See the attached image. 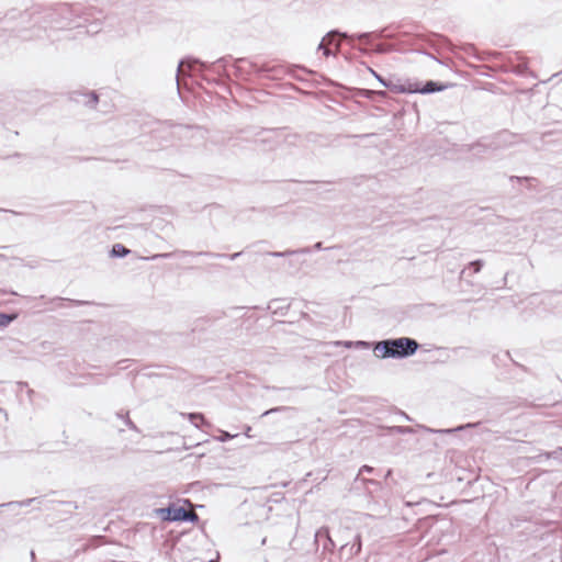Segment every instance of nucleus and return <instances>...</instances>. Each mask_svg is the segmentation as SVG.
I'll return each instance as SVG.
<instances>
[{"instance_id":"f257e3e1","label":"nucleus","mask_w":562,"mask_h":562,"mask_svg":"<svg viewBox=\"0 0 562 562\" xmlns=\"http://www.w3.org/2000/svg\"><path fill=\"white\" fill-rule=\"evenodd\" d=\"M419 348V344L408 337H401L395 339H385L376 342L374 352L378 357L386 358H407L413 356Z\"/></svg>"},{"instance_id":"f03ea898","label":"nucleus","mask_w":562,"mask_h":562,"mask_svg":"<svg viewBox=\"0 0 562 562\" xmlns=\"http://www.w3.org/2000/svg\"><path fill=\"white\" fill-rule=\"evenodd\" d=\"M157 514L162 520L166 521H195L199 519L194 512L176 505H170L166 508H159Z\"/></svg>"},{"instance_id":"7ed1b4c3","label":"nucleus","mask_w":562,"mask_h":562,"mask_svg":"<svg viewBox=\"0 0 562 562\" xmlns=\"http://www.w3.org/2000/svg\"><path fill=\"white\" fill-rule=\"evenodd\" d=\"M515 135L508 133L507 131H503L501 133H498L497 135H495L493 137V139L486 144V145H483L481 143H477L476 145L472 146V149H479V148H484V149H497V148H502V147H506V146H509L512 144L515 143Z\"/></svg>"},{"instance_id":"20e7f679","label":"nucleus","mask_w":562,"mask_h":562,"mask_svg":"<svg viewBox=\"0 0 562 562\" xmlns=\"http://www.w3.org/2000/svg\"><path fill=\"white\" fill-rule=\"evenodd\" d=\"M361 551V537L357 533L353 538V542L342 544L340 547V555L346 557L347 559H351L357 555Z\"/></svg>"},{"instance_id":"39448f33","label":"nucleus","mask_w":562,"mask_h":562,"mask_svg":"<svg viewBox=\"0 0 562 562\" xmlns=\"http://www.w3.org/2000/svg\"><path fill=\"white\" fill-rule=\"evenodd\" d=\"M445 89H446V86L439 85L438 82H435V81H427L423 86V88H415V89H408V90L401 88V89H398V91H401V92L409 91V92H419L423 94H428V93H432L436 91H442ZM393 90L397 91L396 87H394Z\"/></svg>"},{"instance_id":"423d86ee","label":"nucleus","mask_w":562,"mask_h":562,"mask_svg":"<svg viewBox=\"0 0 562 562\" xmlns=\"http://www.w3.org/2000/svg\"><path fill=\"white\" fill-rule=\"evenodd\" d=\"M477 425H479V423L477 424H467V425L458 426L456 428H450V429H432V428H429V427L423 426V425H418L417 427L423 429L424 431L432 432V434H452L456 431H461L464 428L475 427Z\"/></svg>"},{"instance_id":"0eeeda50","label":"nucleus","mask_w":562,"mask_h":562,"mask_svg":"<svg viewBox=\"0 0 562 562\" xmlns=\"http://www.w3.org/2000/svg\"><path fill=\"white\" fill-rule=\"evenodd\" d=\"M336 35H339L341 38L351 40V41L355 38V36H349L347 33H340L339 31H336V30L328 32L326 37H333ZM371 35H372V33H361V34L356 35V37L360 41L368 42L369 38L371 37Z\"/></svg>"},{"instance_id":"6e6552de","label":"nucleus","mask_w":562,"mask_h":562,"mask_svg":"<svg viewBox=\"0 0 562 562\" xmlns=\"http://www.w3.org/2000/svg\"><path fill=\"white\" fill-rule=\"evenodd\" d=\"M322 538H325L327 543L324 544V549H331L334 548V542L331 540V538L329 537V531L327 528L323 527L321 529H318L315 533V539L316 541H319V539Z\"/></svg>"},{"instance_id":"1a4fd4ad","label":"nucleus","mask_w":562,"mask_h":562,"mask_svg":"<svg viewBox=\"0 0 562 562\" xmlns=\"http://www.w3.org/2000/svg\"><path fill=\"white\" fill-rule=\"evenodd\" d=\"M182 417H187L196 428H200L201 424H206L204 416L201 413H182Z\"/></svg>"},{"instance_id":"9d476101","label":"nucleus","mask_w":562,"mask_h":562,"mask_svg":"<svg viewBox=\"0 0 562 562\" xmlns=\"http://www.w3.org/2000/svg\"><path fill=\"white\" fill-rule=\"evenodd\" d=\"M310 252H311V248L305 247V248H302L299 250L272 251V252H269V255L272 257H286V256H291V255H295V254H310Z\"/></svg>"},{"instance_id":"9b49d317","label":"nucleus","mask_w":562,"mask_h":562,"mask_svg":"<svg viewBox=\"0 0 562 562\" xmlns=\"http://www.w3.org/2000/svg\"><path fill=\"white\" fill-rule=\"evenodd\" d=\"M128 254H130V249H127L122 244H115V245L112 246V249H111V256L112 257L123 258V257H125Z\"/></svg>"},{"instance_id":"f8f14e48","label":"nucleus","mask_w":562,"mask_h":562,"mask_svg":"<svg viewBox=\"0 0 562 562\" xmlns=\"http://www.w3.org/2000/svg\"><path fill=\"white\" fill-rule=\"evenodd\" d=\"M191 255H193V252L188 251V250H180V251H176V252L157 254V255L153 256L151 259L171 258L173 256L186 257V256H191Z\"/></svg>"},{"instance_id":"ddd939ff","label":"nucleus","mask_w":562,"mask_h":562,"mask_svg":"<svg viewBox=\"0 0 562 562\" xmlns=\"http://www.w3.org/2000/svg\"><path fill=\"white\" fill-rule=\"evenodd\" d=\"M117 417L123 419L125 425L132 429V430H135V431H138L136 425L131 420V418L128 417V413H117Z\"/></svg>"},{"instance_id":"4468645a","label":"nucleus","mask_w":562,"mask_h":562,"mask_svg":"<svg viewBox=\"0 0 562 562\" xmlns=\"http://www.w3.org/2000/svg\"><path fill=\"white\" fill-rule=\"evenodd\" d=\"M15 316L5 313H0V328L7 327Z\"/></svg>"},{"instance_id":"2eb2a0df","label":"nucleus","mask_w":562,"mask_h":562,"mask_svg":"<svg viewBox=\"0 0 562 562\" xmlns=\"http://www.w3.org/2000/svg\"><path fill=\"white\" fill-rule=\"evenodd\" d=\"M393 430L397 434H413L415 432V429L413 427H408V426H395L393 427Z\"/></svg>"},{"instance_id":"dca6fc26","label":"nucleus","mask_w":562,"mask_h":562,"mask_svg":"<svg viewBox=\"0 0 562 562\" xmlns=\"http://www.w3.org/2000/svg\"><path fill=\"white\" fill-rule=\"evenodd\" d=\"M371 74L379 80V82L386 87V88H391V85L384 79L382 78L379 74H376L373 69H370Z\"/></svg>"},{"instance_id":"f3484780","label":"nucleus","mask_w":562,"mask_h":562,"mask_svg":"<svg viewBox=\"0 0 562 562\" xmlns=\"http://www.w3.org/2000/svg\"><path fill=\"white\" fill-rule=\"evenodd\" d=\"M326 37L323 38V41L318 45V49L323 50V54L325 56H329L331 54L330 49L325 45Z\"/></svg>"},{"instance_id":"a211bd4d","label":"nucleus","mask_w":562,"mask_h":562,"mask_svg":"<svg viewBox=\"0 0 562 562\" xmlns=\"http://www.w3.org/2000/svg\"><path fill=\"white\" fill-rule=\"evenodd\" d=\"M97 102H98V95L94 92H91L88 95V100L86 101V104L93 106L97 104Z\"/></svg>"},{"instance_id":"6ab92c4d","label":"nucleus","mask_w":562,"mask_h":562,"mask_svg":"<svg viewBox=\"0 0 562 562\" xmlns=\"http://www.w3.org/2000/svg\"><path fill=\"white\" fill-rule=\"evenodd\" d=\"M470 267L473 268L474 273H476L483 267V261L482 260L472 261V262H470Z\"/></svg>"},{"instance_id":"aec40b11","label":"nucleus","mask_w":562,"mask_h":562,"mask_svg":"<svg viewBox=\"0 0 562 562\" xmlns=\"http://www.w3.org/2000/svg\"><path fill=\"white\" fill-rule=\"evenodd\" d=\"M184 65H186V61H183V60L180 61L178 65V69H177V81L178 82H179V76L186 75Z\"/></svg>"},{"instance_id":"412c9836","label":"nucleus","mask_w":562,"mask_h":562,"mask_svg":"<svg viewBox=\"0 0 562 562\" xmlns=\"http://www.w3.org/2000/svg\"><path fill=\"white\" fill-rule=\"evenodd\" d=\"M373 471V468L369 467V465H362L359 470V474H362V473H371ZM359 479V476H357V480Z\"/></svg>"},{"instance_id":"4be33fe9","label":"nucleus","mask_w":562,"mask_h":562,"mask_svg":"<svg viewBox=\"0 0 562 562\" xmlns=\"http://www.w3.org/2000/svg\"><path fill=\"white\" fill-rule=\"evenodd\" d=\"M234 436H232L231 434L226 432V431H223L221 437H218V440L224 442L228 439H232Z\"/></svg>"},{"instance_id":"5701e85b","label":"nucleus","mask_w":562,"mask_h":562,"mask_svg":"<svg viewBox=\"0 0 562 562\" xmlns=\"http://www.w3.org/2000/svg\"><path fill=\"white\" fill-rule=\"evenodd\" d=\"M387 49L385 47V45L383 44H379L376 45V47L374 48V52L378 53V54H383L385 53Z\"/></svg>"},{"instance_id":"b1692460","label":"nucleus","mask_w":562,"mask_h":562,"mask_svg":"<svg viewBox=\"0 0 562 562\" xmlns=\"http://www.w3.org/2000/svg\"><path fill=\"white\" fill-rule=\"evenodd\" d=\"M283 409H285V407H276V408H271V409L266 411L262 415H263V416H267V415H269V414H271V413L280 412V411H283Z\"/></svg>"},{"instance_id":"393cba45","label":"nucleus","mask_w":562,"mask_h":562,"mask_svg":"<svg viewBox=\"0 0 562 562\" xmlns=\"http://www.w3.org/2000/svg\"><path fill=\"white\" fill-rule=\"evenodd\" d=\"M37 498H29L21 503L23 506H29L31 503L35 502Z\"/></svg>"},{"instance_id":"a878e982","label":"nucleus","mask_w":562,"mask_h":562,"mask_svg":"<svg viewBox=\"0 0 562 562\" xmlns=\"http://www.w3.org/2000/svg\"><path fill=\"white\" fill-rule=\"evenodd\" d=\"M198 255H206L212 257H224V255L221 254H210V252H199Z\"/></svg>"},{"instance_id":"bb28decb","label":"nucleus","mask_w":562,"mask_h":562,"mask_svg":"<svg viewBox=\"0 0 562 562\" xmlns=\"http://www.w3.org/2000/svg\"><path fill=\"white\" fill-rule=\"evenodd\" d=\"M313 248H314L315 250H322V249H323V244H322L321 241H318V243H316V244L313 246Z\"/></svg>"},{"instance_id":"cd10ccee","label":"nucleus","mask_w":562,"mask_h":562,"mask_svg":"<svg viewBox=\"0 0 562 562\" xmlns=\"http://www.w3.org/2000/svg\"><path fill=\"white\" fill-rule=\"evenodd\" d=\"M239 256H240V252H235V254L231 255V257H229V258H231L232 260H234V259H237V257H239Z\"/></svg>"},{"instance_id":"c85d7f7f","label":"nucleus","mask_w":562,"mask_h":562,"mask_svg":"<svg viewBox=\"0 0 562 562\" xmlns=\"http://www.w3.org/2000/svg\"><path fill=\"white\" fill-rule=\"evenodd\" d=\"M76 304H77V305H85V304H88V302H85V301H76Z\"/></svg>"},{"instance_id":"c756f323","label":"nucleus","mask_w":562,"mask_h":562,"mask_svg":"<svg viewBox=\"0 0 562 562\" xmlns=\"http://www.w3.org/2000/svg\"><path fill=\"white\" fill-rule=\"evenodd\" d=\"M364 482H368V483H371V484H378L375 481L373 480H363Z\"/></svg>"},{"instance_id":"7c9ffc66","label":"nucleus","mask_w":562,"mask_h":562,"mask_svg":"<svg viewBox=\"0 0 562 562\" xmlns=\"http://www.w3.org/2000/svg\"><path fill=\"white\" fill-rule=\"evenodd\" d=\"M224 61H225V58H220L216 63H217V64H222V63H224Z\"/></svg>"},{"instance_id":"2f4dec72","label":"nucleus","mask_w":562,"mask_h":562,"mask_svg":"<svg viewBox=\"0 0 562 562\" xmlns=\"http://www.w3.org/2000/svg\"><path fill=\"white\" fill-rule=\"evenodd\" d=\"M402 415L405 417V419L411 420L409 416L406 415L405 413H402Z\"/></svg>"},{"instance_id":"473e14b6","label":"nucleus","mask_w":562,"mask_h":562,"mask_svg":"<svg viewBox=\"0 0 562 562\" xmlns=\"http://www.w3.org/2000/svg\"><path fill=\"white\" fill-rule=\"evenodd\" d=\"M351 344H352L351 341H346V342H345V346H346V347H350V346H351Z\"/></svg>"},{"instance_id":"72a5a7b5","label":"nucleus","mask_w":562,"mask_h":562,"mask_svg":"<svg viewBox=\"0 0 562 562\" xmlns=\"http://www.w3.org/2000/svg\"><path fill=\"white\" fill-rule=\"evenodd\" d=\"M210 562H216V561H213V560H212V561H210Z\"/></svg>"}]
</instances>
